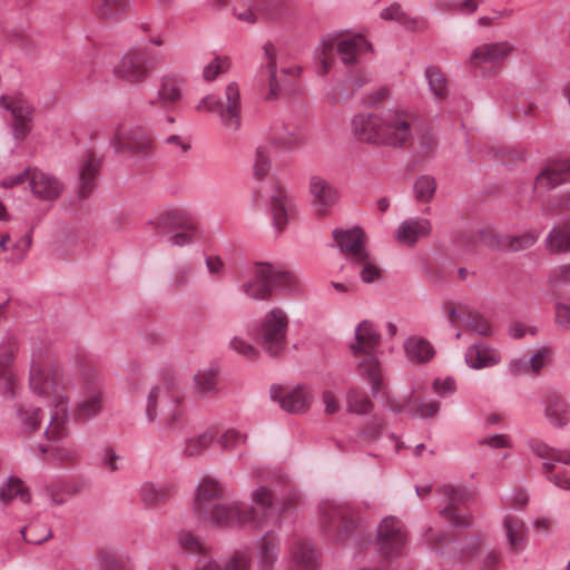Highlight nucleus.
Wrapping results in <instances>:
<instances>
[{
    "label": "nucleus",
    "instance_id": "obj_1",
    "mask_svg": "<svg viewBox=\"0 0 570 570\" xmlns=\"http://www.w3.org/2000/svg\"><path fill=\"white\" fill-rule=\"evenodd\" d=\"M414 116L407 110L393 107L381 111H364L351 119V130L356 139L363 142L403 147L407 145L414 132Z\"/></svg>",
    "mask_w": 570,
    "mask_h": 570
},
{
    "label": "nucleus",
    "instance_id": "obj_2",
    "mask_svg": "<svg viewBox=\"0 0 570 570\" xmlns=\"http://www.w3.org/2000/svg\"><path fill=\"white\" fill-rule=\"evenodd\" d=\"M73 384L77 389L73 421L97 417L104 410V380L94 358L78 348L73 351Z\"/></svg>",
    "mask_w": 570,
    "mask_h": 570
},
{
    "label": "nucleus",
    "instance_id": "obj_3",
    "mask_svg": "<svg viewBox=\"0 0 570 570\" xmlns=\"http://www.w3.org/2000/svg\"><path fill=\"white\" fill-rule=\"evenodd\" d=\"M227 494L224 483L213 478H203L195 488L193 513L210 527L233 530L234 520L238 514L236 500L220 502Z\"/></svg>",
    "mask_w": 570,
    "mask_h": 570
},
{
    "label": "nucleus",
    "instance_id": "obj_4",
    "mask_svg": "<svg viewBox=\"0 0 570 570\" xmlns=\"http://www.w3.org/2000/svg\"><path fill=\"white\" fill-rule=\"evenodd\" d=\"M381 334L376 325L368 320L361 321L354 328V336L348 342V351L361 375L366 377L372 385V394L380 392L382 383L381 364L377 348Z\"/></svg>",
    "mask_w": 570,
    "mask_h": 570
},
{
    "label": "nucleus",
    "instance_id": "obj_5",
    "mask_svg": "<svg viewBox=\"0 0 570 570\" xmlns=\"http://www.w3.org/2000/svg\"><path fill=\"white\" fill-rule=\"evenodd\" d=\"M252 505L246 507L236 500L237 517L234 520L233 530L250 528L261 530L264 527H278L282 523V514L287 507L274 500L273 491L266 485H257L250 491Z\"/></svg>",
    "mask_w": 570,
    "mask_h": 570
},
{
    "label": "nucleus",
    "instance_id": "obj_6",
    "mask_svg": "<svg viewBox=\"0 0 570 570\" xmlns=\"http://www.w3.org/2000/svg\"><path fill=\"white\" fill-rule=\"evenodd\" d=\"M30 385L38 394L52 395L57 400L46 435L50 441L61 442L68 438L70 417L68 399L59 394L60 382L57 372L48 366H32Z\"/></svg>",
    "mask_w": 570,
    "mask_h": 570
},
{
    "label": "nucleus",
    "instance_id": "obj_7",
    "mask_svg": "<svg viewBox=\"0 0 570 570\" xmlns=\"http://www.w3.org/2000/svg\"><path fill=\"white\" fill-rule=\"evenodd\" d=\"M371 50L372 45L361 33L343 35L335 32L326 35L314 52L316 71L320 76H326L334 63L335 52L345 66H353L358 62L362 55Z\"/></svg>",
    "mask_w": 570,
    "mask_h": 570
},
{
    "label": "nucleus",
    "instance_id": "obj_8",
    "mask_svg": "<svg viewBox=\"0 0 570 570\" xmlns=\"http://www.w3.org/2000/svg\"><path fill=\"white\" fill-rule=\"evenodd\" d=\"M184 399L183 391L170 381L153 386L146 397L147 422L155 423L160 419V430L166 432L175 430L184 415Z\"/></svg>",
    "mask_w": 570,
    "mask_h": 570
},
{
    "label": "nucleus",
    "instance_id": "obj_9",
    "mask_svg": "<svg viewBox=\"0 0 570 570\" xmlns=\"http://www.w3.org/2000/svg\"><path fill=\"white\" fill-rule=\"evenodd\" d=\"M358 512L347 503L324 500L317 508V527L323 535L332 542L347 540L360 525Z\"/></svg>",
    "mask_w": 570,
    "mask_h": 570
},
{
    "label": "nucleus",
    "instance_id": "obj_10",
    "mask_svg": "<svg viewBox=\"0 0 570 570\" xmlns=\"http://www.w3.org/2000/svg\"><path fill=\"white\" fill-rule=\"evenodd\" d=\"M196 109L200 112H215L218 125L228 137H235L242 129L243 101L237 82H230L225 89L224 99L215 95H206Z\"/></svg>",
    "mask_w": 570,
    "mask_h": 570
},
{
    "label": "nucleus",
    "instance_id": "obj_11",
    "mask_svg": "<svg viewBox=\"0 0 570 570\" xmlns=\"http://www.w3.org/2000/svg\"><path fill=\"white\" fill-rule=\"evenodd\" d=\"M288 328L287 312L279 306H274L259 318L253 331V336L266 354L278 356L286 350Z\"/></svg>",
    "mask_w": 570,
    "mask_h": 570
},
{
    "label": "nucleus",
    "instance_id": "obj_12",
    "mask_svg": "<svg viewBox=\"0 0 570 570\" xmlns=\"http://www.w3.org/2000/svg\"><path fill=\"white\" fill-rule=\"evenodd\" d=\"M161 58L149 46L128 49L114 66V76L131 86L142 85Z\"/></svg>",
    "mask_w": 570,
    "mask_h": 570
},
{
    "label": "nucleus",
    "instance_id": "obj_13",
    "mask_svg": "<svg viewBox=\"0 0 570 570\" xmlns=\"http://www.w3.org/2000/svg\"><path fill=\"white\" fill-rule=\"evenodd\" d=\"M0 111L11 128L13 138L22 141L32 129L35 107L19 91L0 96Z\"/></svg>",
    "mask_w": 570,
    "mask_h": 570
},
{
    "label": "nucleus",
    "instance_id": "obj_14",
    "mask_svg": "<svg viewBox=\"0 0 570 570\" xmlns=\"http://www.w3.org/2000/svg\"><path fill=\"white\" fill-rule=\"evenodd\" d=\"M528 446L534 455L543 460L547 479L557 488L570 491V473H553L557 464L570 465V450L554 448L537 439L528 440Z\"/></svg>",
    "mask_w": 570,
    "mask_h": 570
},
{
    "label": "nucleus",
    "instance_id": "obj_15",
    "mask_svg": "<svg viewBox=\"0 0 570 570\" xmlns=\"http://www.w3.org/2000/svg\"><path fill=\"white\" fill-rule=\"evenodd\" d=\"M101 160L94 150H86L73 168V203L89 199L98 189Z\"/></svg>",
    "mask_w": 570,
    "mask_h": 570
},
{
    "label": "nucleus",
    "instance_id": "obj_16",
    "mask_svg": "<svg viewBox=\"0 0 570 570\" xmlns=\"http://www.w3.org/2000/svg\"><path fill=\"white\" fill-rule=\"evenodd\" d=\"M109 144L117 155H148L151 139L144 128L135 125H118L109 138Z\"/></svg>",
    "mask_w": 570,
    "mask_h": 570
},
{
    "label": "nucleus",
    "instance_id": "obj_17",
    "mask_svg": "<svg viewBox=\"0 0 570 570\" xmlns=\"http://www.w3.org/2000/svg\"><path fill=\"white\" fill-rule=\"evenodd\" d=\"M274 289V265L256 262L242 285L243 294L250 299L265 301L269 298Z\"/></svg>",
    "mask_w": 570,
    "mask_h": 570
},
{
    "label": "nucleus",
    "instance_id": "obj_18",
    "mask_svg": "<svg viewBox=\"0 0 570 570\" xmlns=\"http://www.w3.org/2000/svg\"><path fill=\"white\" fill-rule=\"evenodd\" d=\"M406 542L403 523L397 518L390 515L382 519L377 527L376 544L384 557L399 556Z\"/></svg>",
    "mask_w": 570,
    "mask_h": 570
},
{
    "label": "nucleus",
    "instance_id": "obj_19",
    "mask_svg": "<svg viewBox=\"0 0 570 570\" xmlns=\"http://www.w3.org/2000/svg\"><path fill=\"white\" fill-rule=\"evenodd\" d=\"M439 492L443 497L440 515L454 528L468 527L470 519L460 510V505L464 503L469 494L466 489L444 484Z\"/></svg>",
    "mask_w": 570,
    "mask_h": 570
},
{
    "label": "nucleus",
    "instance_id": "obj_20",
    "mask_svg": "<svg viewBox=\"0 0 570 570\" xmlns=\"http://www.w3.org/2000/svg\"><path fill=\"white\" fill-rule=\"evenodd\" d=\"M261 198L271 215L275 232H283L288 223V212L291 207L287 193L281 186L273 184L262 193Z\"/></svg>",
    "mask_w": 570,
    "mask_h": 570
},
{
    "label": "nucleus",
    "instance_id": "obj_21",
    "mask_svg": "<svg viewBox=\"0 0 570 570\" xmlns=\"http://www.w3.org/2000/svg\"><path fill=\"white\" fill-rule=\"evenodd\" d=\"M271 395L284 411L293 414L305 412L309 407L312 400L309 391L303 385L272 386Z\"/></svg>",
    "mask_w": 570,
    "mask_h": 570
},
{
    "label": "nucleus",
    "instance_id": "obj_22",
    "mask_svg": "<svg viewBox=\"0 0 570 570\" xmlns=\"http://www.w3.org/2000/svg\"><path fill=\"white\" fill-rule=\"evenodd\" d=\"M540 233L535 230H527L520 235H502L497 236L491 230H480L478 238L488 246H495L503 250L519 252L533 246Z\"/></svg>",
    "mask_w": 570,
    "mask_h": 570
},
{
    "label": "nucleus",
    "instance_id": "obj_23",
    "mask_svg": "<svg viewBox=\"0 0 570 570\" xmlns=\"http://www.w3.org/2000/svg\"><path fill=\"white\" fill-rule=\"evenodd\" d=\"M333 238L340 250L353 262L361 259L367 252L365 248V234L361 227L350 229L336 228L333 230Z\"/></svg>",
    "mask_w": 570,
    "mask_h": 570
},
{
    "label": "nucleus",
    "instance_id": "obj_24",
    "mask_svg": "<svg viewBox=\"0 0 570 570\" xmlns=\"http://www.w3.org/2000/svg\"><path fill=\"white\" fill-rule=\"evenodd\" d=\"M432 222L425 217H409L395 229V239L405 246L413 247L419 239L430 236Z\"/></svg>",
    "mask_w": 570,
    "mask_h": 570
},
{
    "label": "nucleus",
    "instance_id": "obj_25",
    "mask_svg": "<svg viewBox=\"0 0 570 570\" xmlns=\"http://www.w3.org/2000/svg\"><path fill=\"white\" fill-rule=\"evenodd\" d=\"M464 361L472 370H483L500 364L502 356L498 348L479 341L466 347Z\"/></svg>",
    "mask_w": 570,
    "mask_h": 570
},
{
    "label": "nucleus",
    "instance_id": "obj_26",
    "mask_svg": "<svg viewBox=\"0 0 570 570\" xmlns=\"http://www.w3.org/2000/svg\"><path fill=\"white\" fill-rule=\"evenodd\" d=\"M566 181H570V157L548 164L537 175L534 188L547 191Z\"/></svg>",
    "mask_w": 570,
    "mask_h": 570
},
{
    "label": "nucleus",
    "instance_id": "obj_27",
    "mask_svg": "<svg viewBox=\"0 0 570 570\" xmlns=\"http://www.w3.org/2000/svg\"><path fill=\"white\" fill-rule=\"evenodd\" d=\"M389 405L395 413H407L413 417L430 419L440 411V403L431 399L419 400L415 397V391H411L406 402L390 401Z\"/></svg>",
    "mask_w": 570,
    "mask_h": 570
},
{
    "label": "nucleus",
    "instance_id": "obj_28",
    "mask_svg": "<svg viewBox=\"0 0 570 570\" xmlns=\"http://www.w3.org/2000/svg\"><path fill=\"white\" fill-rule=\"evenodd\" d=\"M151 224L159 234L165 235L179 229H190V226L196 225L197 222L189 212L173 208L160 213Z\"/></svg>",
    "mask_w": 570,
    "mask_h": 570
},
{
    "label": "nucleus",
    "instance_id": "obj_29",
    "mask_svg": "<svg viewBox=\"0 0 570 570\" xmlns=\"http://www.w3.org/2000/svg\"><path fill=\"white\" fill-rule=\"evenodd\" d=\"M29 185L31 193L43 200L55 199L62 191L59 179L36 168L29 173Z\"/></svg>",
    "mask_w": 570,
    "mask_h": 570
},
{
    "label": "nucleus",
    "instance_id": "obj_30",
    "mask_svg": "<svg viewBox=\"0 0 570 570\" xmlns=\"http://www.w3.org/2000/svg\"><path fill=\"white\" fill-rule=\"evenodd\" d=\"M513 49V45L509 41L483 43L473 49L469 62L472 66L498 62L508 58Z\"/></svg>",
    "mask_w": 570,
    "mask_h": 570
},
{
    "label": "nucleus",
    "instance_id": "obj_31",
    "mask_svg": "<svg viewBox=\"0 0 570 570\" xmlns=\"http://www.w3.org/2000/svg\"><path fill=\"white\" fill-rule=\"evenodd\" d=\"M291 561L294 570H317L320 567L318 552L306 539H296L293 542Z\"/></svg>",
    "mask_w": 570,
    "mask_h": 570
},
{
    "label": "nucleus",
    "instance_id": "obj_32",
    "mask_svg": "<svg viewBox=\"0 0 570 570\" xmlns=\"http://www.w3.org/2000/svg\"><path fill=\"white\" fill-rule=\"evenodd\" d=\"M502 523L509 548L515 553L524 551L528 544V529L524 521L508 513Z\"/></svg>",
    "mask_w": 570,
    "mask_h": 570
},
{
    "label": "nucleus",
    "instance_id": "obj_33",
    "mask_svg": "<svg viewBox=\"0 0 570 570\" xmlns=\"http://www.w3.org/2000/svg\"><path fill=\"white\" fill-rule=\"evenodd\" d=\"M309 193L320 213H325L338 199L336 188L317 175L309 179Z\"/></svg>",
    "mask_w": 570,
    "mask_h": 570
},
{
    "label": "nucleus",
    "instance_id": "obj_34",
    "mask_svg": "<svg viewBox=\"0 0 570 570\" xmlns=\"http://www.w3.org/2000/svg\"><path fill=\"white\" fill-rule=\"evenodd\" d=\"M543 413L548 422L556 429H561L570 422V405L557 393L547 395Z\"/></svg>",
    "mask_w": 570,
    "mask_h": 570
},
{
    "label": "nucleus",
    "instance_id": "obj_35",
    "mask_svg": "<svg viewBox=\"0 0 570 570\" xmlns=\"http://www.w3.org/2000/svg\"><path fill=\"white\" fill-rule=\"evenodd\" d=\"M279 539L273 531H267L257 542L256 559L261 570H269L278 558Z\"/></svg>",
    "mask_w": 570,
    "mask_h": 570
},
{
    "label": "nucleus",
    "instance_id": "obj_36",
    "mask_svg": "<svg viewBox=\"0 0 570 570\" xmlns=\"http://www.w3.org/2000/svg\"><path fill=\"white\" fill-rule=\"evenodd\" d=\"M406 358L415 364H424L430 362L435 350L433 345L425 338L420 336H410L403 344Z\"/></svg>",
    "mask_w": 570,
    "mask_h": 570
},
{
    "label": "nucleus",
    "instance_id": "obj_37",
    "mask_svg": "<svg viewBox=\"0 0 570 570\" xmlns=\"http://www.w3.org/2000/svg\"><path fill=\"white\" fill-rule=\"evenodd\" d=\"M380 18L385 21H396L409 31H419L426 28V21L423 18L407 14L396 3L382 9Z\"/></svg>",
    "mask_w": 570,
    "mask_h": 570
},
{
    "label": "nucleus",
    "instance_id": "obj_38",
    "mask_svg": "<svg viewBox=\"0 0 570 570\" xmlns=\"http://www.w3.org/2000/svg\"><path fill=\"white\" fill-rule=\"evenodd\" d=\"M544 243L548 250L552 254L570 252V218L554 226L548 234Z\"/></svg>",
    "mask_w": 570,
    "mask_h": 570
},
{
    "label": "nucleus",
    "instance_id": "obj_39",
    "mask_svg": "<svg viewBox=\"0 0 570 570\" xmlns=\"http://www.w3.org/2000/svg\"><path fill=\"white\" fill-rule=\"evenodd\" d=\"M173 491L174 485L169 483L146 481L140 485L139 498L145 505L151 507L166 501Z\"/></svg>",
    "mask_w": 570,
    "mask_h": 570
},
{
    "label": "nucleus",
    "instance_id": "obj_40",
    "mask_svg": "<svg viewBox=\"0 0 570 570\" xmlns=\"http://www.w3.org/2000/svg\"><path fill=\"white\" fill-rule=\"evenodd\" d=\"M217 438V430L208 428L203 432L185 440L183 452L187 456H197L209 449Z\"/></svg>",
    "mask_w": 570,
    "mask_h": 570
},
{
    "label": "nucleus",
    "instance_id": "obj_41",
    "mask_svg": "<svg viewBox=\"0 0 570 570\" xmlns=\"http://www.w3.org/2000/svg\"><path fill=\"white\" fill-rule=\"evenodd\" d=\"M96 570H132L125 557L117 550L100 548L95 558Z\"/></svg>",
    "mask_w": 570,
    "mask_h": 570
},
{
    "label": "nucleus",
    "instance_id": "obj_42",
    "mask_svg": "<svg viewBox=\"0 0 570 570\" xmlns=\"http://www.w3.org/2000/svg\"><path fill=\"white\" fill-rule=\"evenodd\" d=\"M158 99L163 106H169L181 99V80L175 75H165L160 79Z\"/></svg>",
    "mask_w": 570,
    "mask_h": 570
},
{
    "label": "nucleus",
    "instance_id": "obj_43",
    "mask_svg": "<svg viewBox=\"0 0 570 570\" xmlns=\"http://www.w3.org/2000/svg\"><path fill=\"white\" fill-rule=\"evenodd\" d=\"M250 558L246 551H235L229 556L224 564H219L215 560L207 561L204 566L197 567L194 570H248Z\"/></svg>",
    "mask_w": 570,
    "mask_h": 570
},
{
    "label": "nucleus",
    "instance_id": "obj_44",
    "mask_svg": "<svg viewBox=\"0 0 570 570\" xmlns=\"http://www.w3.org/2000/svg\"><path fill=\"white\" fill-rule=\"evenodd\" d=\"M0 499L4 503L12 500H19L22 503H28L31 499V495L28 488L20 479L10 476L1 485Z\"/></svg>",
    "mask_w": 570,
    "mask_h": 570
},
{
    "label": "nucleus",
    "instance_id": "obj_45",
    "mask_svg": "<svg viewBox=\"0 0 570 570\" xmlns=\"http://www.w3.org/2000/svg\"><path fill=\"white\" fill-rule=\"evenodd\" d=\"M129 0H97L95 11L102 20H116L126 13Z\"/></svg>",
    "mask_w": 570,
    "mask_h": 570
},
{
    "label": "nucleus",
    "instance_id": "obj_46",
    "mask_svg": "<svg viewBox=\"0 0 570 570\" xmlns=\"http://www.w3.org/2000/svg\"><path fill=\"white\" fill-rule=\"evenodd\" d=\"M194 390L199 395L217 392V371L213 367L202 368L194 375Z\"/></svg>",
    "mask_w": 570,
    "mask_h": 570
},
{
    "label": "nucleus",
    "instance_id": "obj_47",
    "mask_svg": "<svg viewBox=\"0 0 570 570\" xmlns=\"http://www.w3.org/2000/svg\"><path fill=\"white\" fill-rule=\"evenodd\" d=\"M425 79L428 82L429 91L436 99H444L448 95V80L442 71L435 67L430 66L425 69Z\"/></svg>",
    "mask_w": 570,
    "mask_h": 570
},
{
    "label": "nucleus",
    "instance_id": "obj_48",
    "mask_svg": "<svg viewBox=\"0 0 570 570\" xmlns=\"http://www.w3.org/2000/svg\"><path fill=\"white\" fill-rule=\"evenodd\" d=\"M178 547L189 554H207L208 548L191 531L180 530L176 535Z\"/></svg>",
    "mask_w": 570,
    "mask_h": 570
},
{
    "label": "nucleus",
    "instance_id": "obj_49",
    "mask_svg": "<svg viewBox=\"0 0 570 570\" xmlns=\"http://www.w3.org/2000/svg\"><path fill=\"white\" fill-rule=\"evenodd\" d=\"M247 434L243 433L236 428H227L222 433L217 432L215 443H217L223 451H234L238 445L246 443Z\"/></svg>",
    "mask_w": 570,
    "mask_h": 570
},
{
    "label": "nucleus",
    "instance_id": "obj_50",
    "mask_svg": "<svg viewBox=\"0 0 570 570\" xmlns=\"http://www.w3.org/2000/svg\"><path fill=\"white\" fill-rule=\"evenodd\" d=\"M17 417L24 431H33L41 423L42 412L39 406L21 404L17 407Z\"/></svg>",
    "mask_w": 570,
    "mask_h": 570
},
{
    "label": "nucleus",
    "instance_id": "obj_51",
    "mask_svg": "<svg viewBox=\"0 0 570 570\" xmlns=\"http://www.w3.org/2000/svg\"><path fill=\"white\" fill-rule=\"evenodd\" d=\"M169 244L176 247H186L196 244L200 238L198 224L190 226V229H179L169 233Z\"/></svg>",
    "mask_w": 570,
    "mask_h": 570
},
{
    "label": "nucleus",
    "instance_id": "obj_52",
    "mask_svg": "<svg viewBox=\"0 0 570 570\" xmlns=\"http://www.w3.org/2000/svg\"><path fill=\"white\" fill-rule=\"evenodd\" d=\"M230 68V59L227 56H215L203 68V79L214 81L219 75L225 73Z\"/></svg>",
    "mask_w": 570,
    "mask_h": 570
},
{
    "label": "nucleus",
    "instance_id": "obj_53",
    "mask_svg": "<svg viewBox=\"0 0 570 570\" xmlns=\"http://www.w3.org/2000/svg\"><path fill=\"white\" fill-rule=\"evenodd\" d=\"M436 181L430 175L420 176L414 184V196L419 202H430L435 194Z\"/></svg>",
    "mask_w": 570,
    "mask_h": 570
},
{
    "label": "nucleus",
    "instance_id": "obj_54",
    "mask_svg": "<svg viewBox=\"0 0 570 570\" xmlns=\"http://www.w3.org/2000/svg\"><path fill=\"white\" fill-rule=\"evenodd\" d=\"M352 263L358 266L360 277L364 283H373L381 277V271L373 258L366 252L361 259H354Z\"/></svg>",
    "mask_w": 570,
    "mask_h": 570
},
{
    "label": "nucleus",
    "instance_id": "obj_55",
    "mask_svg": "<svg viewBox=\"0 0 570 570\" xmlns=\"http://www.w3.org/2000/svg\"><path fill=\"white\" fill-rule=\"evenodd\" d=\"M228 347L230 351L246 360H256L259 355L258 347L253 345L242 335H235L232 337L228 343Z\"/></svg>",
    "mask_w": 570,
    "mask_h": 570
},
{
    "label": "nucleus",
    "instance_id": "obj_56",
    "mask_svg": "<svg viewBox=\"0 0 570 570\" xmlns=\"http://www.w3.org/2000/svg\"><path fill=\"white\" fill-rule=\"evenodd\" d=\"M274 287L283 288L288 293H296L299 291V282L292 272L274 265Z\"/></svg>",
    "mask_w": 570,
    "mask_h": 570
},
{
    "label": "nucleus",
    "instance_id": "obj_57",
    "mask_svg": "<svg viewBox=\"0 0 570 570\" xmlns=\"http://www.w3.org/2000/svg\"><path fill=\"white\" fill-rule=\"evenodd\" d=\"M233 16L240 22L255 23L257 12L249 0H232Z\"/></svg>",
    "mask_w": 570,
    "mask_h": 570
},
{
    "label": "nucleus",
    "instance_id": "obj_58",
    "mask_svg": "<svg viewBox=\"0 0 570 570\" xmlns=\"http://www.w3.org/2000/svg\"><path fill=\"white\" fill-rule=\"evenodd\" d=\"M464 326L481 336H490L492 334V326L489 321L475 311H469Z\"/></svg>",
    "mask_w": 570,
    "mask_h": 570
},
{
    "label": "nucleus",
    "instance_id": "obj_59",
    "mask_svg": "<svg viewBox=\"0 0 570 570\" xmlns=\"http://www.w3.org/2000/svg\"><path fill=\"white\" fill-rule=\"evenodd\" d=\"M207 274L214 281H222L226 276L227 266L225 259L216 254H208L204 257Z\"/></svg>",
    "mask_w": 570,
    "mask_h": 570
},
{
    "label": "nucleus",
    "instance_id": "obj_60",
    "mask_svg": "<svg viewBox=\"0 0 570 570\" xmlns=\"http://www.w3.org/2000/svg\"><path fill=\"white\" fill-rule=\"evenodd\" d=\"M263 49L268 60L267 67L269 71L271 91L275 95L276 91L281 89V83L278 81V75L276 69V48L272 42H267L264 45Z\"/></svg>",
    "mask_w": 570,
    "mask_h": 570
},
{
    "label": "nucleus",
    "instance_id": "obj_61",
    "mask_svg": "<svg viewBox=\"0 0 570 570\" xmlns=\"http://www.w3.org/2000/svg\"><path fill=\"white\" fill-rule=\"evenodd\" d=\"M478 443L492 450L511 449L513 446L511 436L504 433L488 434L481 438Z\"/></svg>",
    "mask_w": 570,
    "mask_h": 570
},
{
    "label": "nucleus",
    "instance_id": "obj_62",
    "mask_svg": "<svg viewBox=\"0 0 570 570\" xmlns=\"http://www.w3.org/2000/svg\"><path fill=\"white\" fill-rule=\"evenodd\" d=\"M552 360V350L547 346L537 348L528 361L530 371L539 373Z\"/></svg>",
    "mask_w": 570,
    "mask_h": 570
},
{
    "label": "nucleus",
    "instance_id": "obj_63",
    "mask_svg": "<svg viewBox=\"0 0 570 570\" xmlns=\"http://www.w3.org/2000/svg\"><path fill=\"white\" fill-rule=\"evenodd\" d=\"M554 325L562 331H570V303L558 301L553 305Z\"/></svg>",
    "mask_w": 570,
    "mask_h": 570
},
{
    "label": "nucleus",
    "instance_id": "obj_64",
    "mask_svg": "<svg viewBox=\"0 0 570 570\" xmlns=\"http://www.w3.org/2000/svg\"><path fill=\"white\" fill-rule=\"evenodd\" d=\"M347 409L350 412L364 414L372 409L371 401L357 391H350L347 394Z\"/></svg>",
    "mask_w": 570,
    "mask_h": 570
}]
</instances>
